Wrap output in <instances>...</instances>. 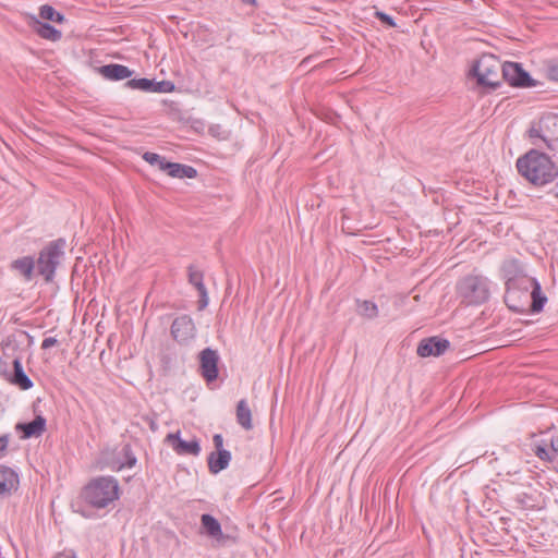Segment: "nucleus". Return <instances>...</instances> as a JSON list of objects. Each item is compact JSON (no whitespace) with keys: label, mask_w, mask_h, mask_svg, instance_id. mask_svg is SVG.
<instances>
[{"label":"nucleus","mask_w":558,"mask_h":558,"mask_svg":"<svg viewBox=\"0 0 558 558\" xmlns=\"http://www.w3.org/2000/svg\"><path fill=\"white\" fill-rule=\"evenodd\" d=\"M19 484L17 473L7 465H0V498L11 496L17 490Z\"/></svg>","instance_id":"4468645a"},{"label":"nucleus","mask_w":558,"mask_h":558,"mask_svg":"<svg viewBox=\"0 0 558 558\" xmlns=\"http://www.w3.org/2000/svg\"><path fill=\"white\" fill-rule=\"evenodd\" d=\"M375 16H376L380 22H383L384 24H386V25H388V26H390V27H395V26H396V23H395L393 19H392L390 15H388V14H386V13H384V12L376 11V12H375Z\"/></svg>","instance_id":"7c9ffc66"},{"label":"nucleus","mask_w":558,"mask_h":558,"mask_svg":"<svg viewBox=\"0 0 558 558\" xmlns=\"http://www.w3.org/2000/svg\"><path fill=\"white\" fill-rule=\"evenodd\" d=\"M231 460V453L228 450L211 452L208 457V469L210 473L217 474L225 470Z\"/></svg>","instance_id":"dca6fc26"},{"label":"nucleus","mask_w":558,"mask_h":558,"mask_svg":"<svg viewBox=\"0 0 558 558\" xmlns=\"http://www.w3.org/2000/svg\"><path fill=\"white\" fill-rule=\"evenodd\" d=\"M35 262L31 256H24L12 262L11 268L17 271L26 281L33 278Z\"/></svg>","instance_id":"a211bd4d"},{"label":"nucleus","mask_w":558,"mask_h":558,"mask_svg":"<svg viewBox=\"0 0 558 558\" xmlns=\"http://www.w3.org/2000/svg\"><path fill=\"white\" fill-rule=\"evenodd\" d=\"M172 162L167 161L165 157H161V162H158L156 167H158L160 170L166 171L168 173L169 167Z\"/></svg>","instance_id":"4c0bfd02"},{"label":"nucleus","mask_w":558,"mask_h":558,"mask_svg":"<svg viewBox=\"0 0 558 558\" xmlns=\"http://www.w3.org/2000/svg\"><path fill=\"white\" fill-rule=\"evenodd\" d=\"M126 86L132 89H141L144 92H151L154 81L148 78H133L126 82Z\"/></svg>","instance_id":"a878e982"},{"label":"nucleus","mask_w":558,"mask_h":558,"mask_svg":"<svg viewBox=\"0 0 558 558\" xmlns=\"http://www.w3.org/2000/svg\"><path fill=\"white\" fill-rule=\"evenodd\" d=\"M219 128V125H216V126H211L209 129L210 133L215 134V130H217Z\"/></svg>","instance_id":"37998d69"},{"label":"nucleus","mask_w":558,"mask_h":558,"mask_svg":"<svg viewBox=\"0 0 558 558\" xmlns=\"http://www.w3.org/2000/svg\"><path fill=\"white\" fill-rule=\"evenodd\" d=\"M519 173L530 183L542 186L558 177V167L544 153L531 149L517 160Z\"/></svg>","instance_id":"f257e3e1"},{"label":"nucleus","mask_w":558,"mask_h":558,"mask_svg":"<svg viewBox=\"0 0 558 558\" xmlns=\"http://www.w3.org/2000/svg\"><path fill=\"white\" fill-rule=\"evenodd\" d=\"M13 375L11 377V383L19 386L23 390H27L33 387V381L25 374L22 363L19 359H14L13 361Z\"/></svg>","instance_id":"6ab92c4d"},{"label":"nucleus","mask_w":558,"mask_h":558,"mask_svg":"<svg viewBox=\"0 0 558 558\" xmlns=\"http://www.w3.org/2000/svg\"><path fill=\"white\" fill-rule=\"evenodd\" d=\"M359 312L362 316L374 318L378 314L377 305L371 301H363L359 306Z\"/></svg>","instance_id":"cd10ccee"},{"label":"nucleus","mask_w":558,"mask_h":558,"mask_svg":"<svg viewBox=\"0 0 558 558\" xmlns=\"http://www.w3.org/2000/svg\"><path fill=\"white\" fill-rule=\"evenodd\" d=\"M502 78L512 86L530 87L535 85L529 73L514 62L504 63Z\"/></svg>","instance_id":"6e6552de"},{"label":"nucleus","mask_w":558,"mask_h":558,"mask_svg":"<svg viewBox=\"0 0 558 558\" xmlns=\"http://www.w3.org/2000/svg\"><path fill=\"white\" fill-rule=\"evenodd\" d=\"M168 167H169L168 175H170L172 178H179V179L189 178V179H193V178H195L197 175L196 169L193 168L192 166H186V165H182V163L172 162V165L168 166Z\"/></svg>","instance_id":"4be33fe9"},{"label":"nucleus","mask_w":558,"mask_h":558,"mask_svg":"<svg viewBox=\"0 0 558 558\" xmlns=\"http://www.w3.org/2000/svg\"><path fill=\"white\" fill-rule=\"evenodd\" d=\"M201 373L202 376L208 381H213L218 377V361L217 352L210 348L204 349L199 354Z\"/></svg>","instance_id":"9b49d317"},{"label":"nucleus","mask_w":558,"mask_h":558,"mask_svg":"<svg viewBox=\"0 0 558 558\" xmlns=\"http://www.w3.org/2000/svg\"><path fill=\"white\" fill-rule=\"evenodd\" d=\"M198 294H199L198 310L203 311L205 307H207L208 302H209L207 289L205 288V289L199 290Z\"/></svg>","instance_id":"473e14b6"},{"label":"nucleus","mask_w":558,"mask_h":558,"mask_svg":"<svg viewBox=\"0 0 558 558\" xmlns=\"http://www.w3.org/2000/svg\"><path fill=\"white\" fill-rule=\"evenodd\" d=\"M450 343L447 339L430 337L418 343L416 353L422 357L439 356L445 353Z\"/></svg>","instance_id":"f8f14e48"},{"label":"nucleus","mask_w":558,"mask_h":558,"mask_svg":"<svg viewBox=\"0 0 558 558\" xmlns=\"http://www.w3.org/2000/svg\"><path fill=\"white\" fill-rule=\"evenodd\" d=\"M515 286L524 289L525 291L531 289L530 295L532 298V305H531L532 311L533 312L542 311L547 299L545 295H543L541 284L538 283V281L536 279L525 277V278L519 279L514 282H509L508 290H507V299L512 298L517 293Z\"/></svg>","instance_id":"0eeeda50"},{"label":"nucleus","mask_w":558,"mask_h":558,"mask_svg":"<svg viewBox=\"0 0 558 558\" xmlns=\"http://www.w3.org/2000/svg\"><path fill=\"white\" fill-rule=\"evenodd\" d=\"M161 157L162 156L150 151H147L143 155L144 160L151 166H157L158 162H161Z\"/></svg>","instance_id":"2f4dec72"},{"label":"nucleus","mask_w":558,"mask_h":558,"mask_svg":"<svg viewBox=\"0 0 558 558\" xmlns=\"http://www.w3.org/2000/svg\"><path fill=\"white\" fill-rule=\"evenodd\" d=\"M99 73L110 81H122L132 76L133 72L122 64H107L99 68Z\"/></svg>","instance_id":"2eb2a0df"},{"label":"nucleus","mask_w":558,"mask_h":558,"mask_svg":"<svg viewBox=\"0 0 558 558\" xmlns=\"http://www.w3.org/2000/svg\"><path fill=\"white\" fill-rule=\"evenodd\" d=\"M174 89V84L170 81H160L155 82L154 86L151 87V92L154 93H170Z\"/></svg>","instance_id":"c85d7f7f"},{"label":"nucleus","mask_w":558,"mask_h":558,"mask_svg":"<svg viewBox=\"0 0 558 558\" xmlns=\"http://www.w3.org/2000/svg\"><path fill=\"white\" fill-rule=\"evenodd\" d=\"M65 241L58 239L45 246L37 259L39 275L44 276L47 282L52 281L56 268L60 265L64 255Z\"/></svg>","instance_id":"20e7f679"},{"label":"nucleus","mask_w":558,"mask_h":558,"mask_svg":"<svg viewBox=\"0 0 558 558\" xmlns=\"http://www.w3.org/2000/svg\"><path fill=\"white\" fill-rule=\"evenodd\" d=\"M46 427V420L38 415L32 422L19 424L17 428L21 429L25 438L40 436Z\"/></svg>","instance_id":"f3484780"},{"label":"nucleus","mask_w":558,"mask_h":558,"mask_svg":"<svg viewBox=\"0 0 558 558\" xmlns=\"http://www.w3.org/2000/svg\"><path fill=\"white\" fill-rule=\"evenodd\" d=\"M201 522L203 527L206 530L207 534L216 538L217 541H220L223 538V533L221 530V525L213 515L210 514H203L201 518Z\"/></svg>","instance_id":"412c9836"},{"label":"nucleus","mask_w":558,"mask_h":558,"mask_svg":"<svg viewBox=\"0 0 558 558\" xmlns=\"http://www.w3.org/2000/svg\"><path fill=\"white\" fill-rule=\"evenodd\" d=\"M58 343V340L53 337H47L41 342V349L47 350Z\"/></svg>","instance_id":"c9c22d12"},{"label":"nucleus","mask_w":558,"mask_h":558,"mask_svg":"<svg viewBox=\"0 0 558 558\" xmlns=\"http://www.w3.org/2000/svg\"><path fill=\"white\" fill-rule=\"evenodd\" d=\"M529 137L533 145L543 142L549 149H553V142L558 137V117L553 113L543 116L530 128Z\"/></svg>","instance_id":"423d86ee"},{"label":"nucleus","mask_w":558,"mask_h":558,"mask_svg":"<svg viewBox=\"0 0 558 558\" xmlns=\"http://www.w3.org/2000/svg\"><path fill=\"white\" fill-rule=\"evenodd\" d=\"M28 25L43 39L56 43L62 38L61 31L48 23L41 22L36 15L28 16Z\"/></svg>","instance_id":"ddd939ff"},{"label":"nucleus","mask_w":558,"mask_h":558,"mask_svg":"<svg viewBox=\"0 0 558 558\" xmlns=\"http://www.w3.org/2000/svg\"><path fill=\"white\" fill-rule=\"evenodd\" d=\"M39 20H46L62 24L65 21V17L60 12L56 11L51 5L44 4L39 8Z\"/></svg>","instance_id":"5701e85b"},{"label":"nucleus","mask_w":558,"mask_h":558,"mask_svg":"<svg viewBox=\"0 0 558 558\" xmlns=\"http://www.w3.org/2000/svg\"><path fill=\"white\" fill-rule=\"evenodd\" d=\"M196 328L191 316L181 315L171 325V335L180 343H186L195 337Z\"/></svg>","instance_id":"1a4fd4ad"},{"label":"nucleus","mask_w":558,"mask_h":558,"mask_svg":"<svg viewBox=\"0 0 558 558\" xmlns=\"http://www.w3.org/2000/svg\"><path fill=\"white\" fill-rule=\"evenodd\" d=\"M122 453L125 457V462L119 463L117 466H112V469L121 470L122 468H133L136 464V458L132 453V449L130 445H124L122 448Z\"/></svg>","instance_id":"bb28decb"},{"label":"nucleus","mask_w":558,"mask_h":558,"mask_svg":"<svg viewBox=\"0 0 558 558\" xmlns=\"http://www.w3.org/2000/svg\"><path fill=\"white\" fill-rule=\"evenodd\" d=\"M547 76L550 80L558 82V63H549L547 68Z\"/></svg>","instance_id":"72a5a7b5"},{"label":"nucleus","mask_w":558,"mask_h":558,"mask_svg":"<svg viewBox=\"0 0 558 558\" xmlns=\"http://www.w3.org/2000/svg\"><path fill=\"white\" fill-rule=\"evenodd\" d=\"M3 366H5V362H3V361L0 359V373L5 372V369L3 368Z\"/></svg>","instance_id":"a19ab883"},{"label":"nucleus","mask_w":558,"mask_h":558,"mask_svg":"<svg viewBox=\"0 0 558 558\" xmlns=\"http://www.w3.org/2000/svg\"><path fill=\"white\" fill-rule=\"evenodd\" d=\"M214 445L217 449V451L225 450L223 447V438L220 434H216L213 437Z\"/></svg>","instance_id":"e433bc0d"},{"label":"nucleus","mask_w":558,"mask_h":558,"mask_svg":"<svg viewBox=\"0 0 558 558\" xmlns=\"http://www.w3.org/2000/svg\"><path fill=\"white\" fill-rule=\"evenodd\" d=\"M236 422L241 425L245 430H251L253 428L252 423V411L245 399H242L238 402L236 405Z\"/></svg>","instance_id":"aec40b11"},{"label":"nucleus","mask_w":558,"mask_h":558,"mask_svg":"<svg viewBox=\"0 0 558 558\" xmlns=\"http://www.w3.org/2000/svg\"><path fill=\"white\" fill-rule=\"evenodd\" d=\"M187 275H189V282L196 288L197 291L205 289V284L203 282L204 280V274L199 269H197L195 266L190 265L187 268Z\"/></svg>","instance_id":"393cba45"},{"label":"nucleus","mask_w":558,"mask_h":558,"mask_svg":"<svg viewBox=\"0 0 558 558\" xmlns=\"http://www.w3.org/2000/svg\"><path fill=\"white\" fill-rule=\"evenodd\" d=\"M165 441L180 456H198L201 446L196 438L186 441L180 438V432L168 434Z\"/></svg>","instance_id":"9d476101"},{"label":"nucleus","mask_w":558,"mask_h":558,"mask_svg":"<svg viewBox=\"0 0 558 558\" xmlns=\"http://www.w3.org/2000/svg\"><path fill=\"white\" fill-rule=\"evenodd\" d=\"M550 448L555 456L558 454V435L550 439Z\"/></svg>","instance_id":"58836bf2"},{"label":"nucleus","mask_w":558,"mask_h":558,"mask_svg":"<svg viewBox=\"0 0 558 558\" xmlns=\"http://www.w3.org/2000/svg\"><path fill=\"white\" fill-rule=\"evenodd\" d=\"M502 68L504 64L497 58L492 54H484L476 61L472 71L480 85L495 89L500 85Z\"/></svg>","instance_id":"39448f33"},{"label":"nucleus","mask_w":558,"mask_h":558,"mask_svg":"<svg viewBox=\"0 0 558 558\" xmlns=\"http://www.w3.org/2000/svg\"><path fill=\"white\" fill-rule=\"evenodd\" d=\"M457 290L462 302L468 305L482 304L489 298L488 280L482 275L465 276L459 281Z\"/></svg>","instance_id":"7ed1b4c3"},{"label":"nucleus","mask_w":558,"mask_h":558,"mask_svg":"<svg viewBox=\"0 0 558 558\" xmlns=\"http://www.w3.org/2000/svg\"><path fill=\"white\" fill-rule=\"evenodd\" d=\"M80 496L90 507L102 509L119 499L120 486L113 476H98L83 487Z\"/></svg>","instance_id":"f03ea898"},{"label":"nucleus","mask_w":558,"mask_h":558,"mask_svg":"<svg viewBox=\"0 0 558 558\" xmlns=\"http://www.w3.org/2000/svg\"><path fill=\"white\" fill-rule=\"evenodd\" d=\"M54 558H76V556L73 551H69V553H60Z\"/></svg>","instance_id":"ea45409f"},{"label":"nucleus","mask_w":558,"mask_h":558,"mask_svg":"<svg viewBox=\"0 0 558 558\" xmlns=\"http://www.w3.org/2000/svg\"><path fill=\"white\" fill-rule=\"evenodd\" d=\"M517 501L525 509L533 508L535 506L534 499L526 493L518 494Z\"/></svg>","instance_id":"c756f323"},{"label":"nucleus","mask_w":558,"mask_h":558,"mask_svg":"<svg viewBox=\"0 0 558 558\" xmlns=\"http://www.w3.org/2000/svg\"><path fill=\"white\" fill-rule=\"evenodd\" d=\"M245 4H254L256 0H241Z\"/></svg>","instance_id":"79ce46f5"},{"label":"nucleus","mask_w":558,"mask_h":558,"mask_svg":"<svg viewBox=\"0 0 558 558\" xmlns=\"http://www.w3.org/2000/svg\"><path fill=\"white\" fill-rule=\"evenodd\" d=\"M533 451L535 456L543 461H553L555 458V453L550 448V441L542 440L541 444H535Z\"/></svg>","instance_id":"b1692460"},{"label":"nucleus","mask_w":558,"mask_h":558,"mask_svg":"<svg viewBox=\"0 0 558 558\" xmlns=\"http://www.w3.org/2000/svg\"><path fill=\"white\" fill-rule=\"evenodd\" d=\"M8 445H9V436L8 435L0 436V458L4 457Z\"/></svg>","instance_id":"f704fd0d"},{"label":"nucleus","mask_w":558,"mask_h":558,"mask_svg":"<svg viewBox=\"0 0 558 558\" xmlns=\"http://www.w3.org/2000/svg\"><path fill=\"white\" fill-rule=\"evenodd\" d=\"M555 197L558 198V192L555 194Z\"/></svg>","instance_id":"c03bdc74"}]
</instances>
